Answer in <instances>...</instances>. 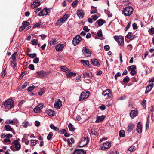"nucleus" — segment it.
<instances>
[{"label": "nucleus", "mask_w": 154, "mask_h": 154, "mask_svg": "<svg viewBox=\"0 0 154 154\" xmlns=\"http://www.w3.org/2000/svg\"><path fill=\"white\" fill-rule=\"evenodd\" d=\"M14 106V101L12 99H8L2 105V108L11 109Z\"/></svg>", "instance_id": "nucleus-1"}, {"label": "nucleus", "mask_w": 154, "mask_h": 154, "mask_svg": "<svg viewBox=\"0 0 154 154\" xmlns=\"http://www.w3.org/2000/svg\"><path fill=\"white\" fill-rule=\"evenodd\" d=\"M122 11L123 14L125 16H129L131 15L133 11V8L131 6H128L123 8Z\"/></svg>", "instance_id": "nucleus-2"}, {"label": "nucleus", "mask_w": 154, "mask_h": 154, "mask_svg": "<svg viewBox=\"0 0 154 154\" xmlns=\"http://www.w3.org/2000/svg\"><path fill=\"white\" fill-rule=\"evenodd\" d=\"M89 142V140L87 136H85L82 137L78 144V146L80 147H82L85 146Z\"/></svg>", "instance_id": "nucleus-3"}, {"label": "nucleus", "mask_w": 154, "mask_h": 154, "mask_svg": "<svg viewBox=\"0 0 154 154\" xmlns=\"http://www.w3.org/2000/svg\"><path fill=\"white\" fill-rule=\"evenodd\" d=\"M90 93L88 91H83L81 94L80 97L79 99V101L88 98L89 96Z\"/></svg>", "instance_id": "nucleus-4"}, {"label": "nucleus", "mask_w": 154, "mask_h": 154, "mask_svg": "<svg viewBox=\"0 0 154 154\" xmlns=\"http://www.w3.org/2000/svg\"><path fill=\"white\" fill-rule=\"evenodd\" d=\"M68 18V15L67 14L64 15L62 17L60 18L58 20L57 22L56 23V25L58 26L61 25Z\"/></svg>", "instance_id": "nucleus-5"}, {"label": "nucleus", "mask_w": 154, "mask_h": 154, "mask_svg": "<svg viewBox=\"0 0 154 154\" xmlns=\"http://www.w3.org/2000/svg\"><path fill=\"white\" fill-rule=\"evenodd\" d=\"M102 95H103L106 98H111L112 94L111 92V90L109 89H107L104 91L102 93Z\"/></svg>", "instance_id": "nucleus-6"}, {"label": "nucleus", "mask_w": 154, "mask_h": 154, "mask_svg": "<svg viewBox=\"0 0 154 154\" xmlns=\"http://www.w3.org/2000/svg\"><path fill=\"white\" fill-rule=\"evenodd\" d=\"M114 39L119 43L121 46L124 45V38L122 36H115L114 37Z\"/></svg>", "instance_id": "nucleus-7"}, {"label": "nucleus", "mask_w": 154, "mask_h": 154, "mask_svg": "<svg viewBox=\"0 0 154 154\" xmlns=\"http://www.w3.org/2000/svg\"><path fill=\"white\" fill-rule=\"evenodd\" d=\"M82 51L84 55L86 57H89L91 54V51L85 47H84L83 48Z\"/></svg>", "instance_id": "nucleus-8"}, {"label": "nucleus", "mask_w": 154, "mask_h": 154, "mask_svg": "<svg viewBox=\"0 0 154 154\" xmlns=\"http://www.w3.org/2000/svg\"><path fill=\"white\" fill-rule=\"evenodd\" d=\"M82 38L79 35H77L73 39L72 42V44L74 46L76 45L81 41Z\"/></svg>", "instance_id": "nucleus-9"}, {"label": "nucleus", "mask_w": 154, "mask_h": 154, "mask_svg": "<svg viewBox=\"0 0 154 154\" xmlns=\"http://www.w3.org/2000/svg\"><path fill=\"white\" fill-rule=\"evenodd\" d=\"M50 12V9L45 8L42 10L39 13L38 15L39 16H43L45 15H47L48 13Z\"/></svg>", "instance_id": "nucleus-10"}, {"label": "nucleus", "mask_w": 154, "mask_h": 154, "mask_svg": "<svg viewBox=\"0 0 154 154\" xmlns=\"http://www.w3.org/2000/svg\"><path fill=\"white\" fill-rule=\"evenodd\" d=\"M48 75L45 71L42 70L37 72L36 77L38 78H43Z\"/></svg>", "instance_id": "nucleus-11"}, {"label": "nucleus", "mask_w": 154, "mask_h": 154, "mask_svg": "<svg viewBox=\"0 0 154 154\" xmlns=\"http://www.w3.org/2000/svg\"><path fill=\"white\" fill-rule=\"evenodd\" d=\"M111 146V144L109 142L103 143L101 147V149L102 150H105L106 149H109Z\"/></svg>", "instance_id": "nucleus-12"}, {"label": "nucleus", "mask_w": 154, "mask_h": 154, "mask_svg": "<svg viewBox=\"0 0 154 154\" xmlns=\"http://www.w3.org/2000/svg\"><path fill=\"white\" fill-rule=\"evenodd\" d=\"M43 105L42 104H39L36 106L33 109L34 112L35 113L39 112L42 109Z\"/></svg>", "instance_id": "nucleus-13"}, {"label": "nucleus", "mask_w": 154, "mask_h": 154, "mask_svg": "<svg viewBox=\"0 0 154 154\" xmlns=\"http://www.w3.org/2000/svg\"><path fill=\"white\" fill-rule=\"evenodd\" d=\"M62 106V102L59 99L55 101L54 107L55 108L59 109Z\"/></svg>", "instance_id": "nucleus-14"}, {"label": "nucleus", "mask_w": 154, "mask_h": 154, "mask_svg": "<svg viewBox=\"0 0 154 154\" xmlns=\"http://www.w3.org/2000/svg\"><path fill=\"white\" fill-rule=\"evenodd\" d=\"M13 144L15 145V147L17 150H19L21 148V145L17 140H15L13 142Z\"/></svg>", "instance_id": "nucleus-15"}, {"label": "nucleus", "mask_w": 154, "mask_h": 154, "mask_svg": "<svg viewBox=\"0 0 154 154\" xmlns=\"http://www.w3.org/2000/svg\"><path fill=\"white\" fill-rule=\"evenodd\" d=\"M64 45L63 44H59L55 47L56 51H59L62 50L64 48Z\"/></svg>", "instance_id": "nucleus-16"}, {"label": "nucleus", "mask_w": 154, "mask_h": 154, "mask_svg": "<svg viewBox=\"0 0 154 154\" xmlns=\"http://www.w3.org/2000/svg\"><path fill=\"white\" fill-rule=\"evenodd\" d=\"M135 126V125L134 124L130 123L129 124L127 127V131L128 133L131 132L133 130V128Z\"/></svg>", "instance_id": "nucleus-17"}, {"label": "nucleus", "mask_w": 154, "mask_h": 154, "mask_svg": "<svg viewBox=\"0 0 154 154\" xmlns=\"http://www.w3.org/2000/svg\"><path fill=\"white\" fill-rule=\"evenodd\" d=\"M142 127L141 123L138 122L137 123V131L139 134L142 133Z\"/></svg>", "instance_id": "nucleus-18"}, {"label": "nucleus", "mask_w": 154, "mask_h": 154, "mask_svg": "<svg viewBox=\"0 0 154 154\" xmlns=\"http://www.w3.org/2000/svg\"><path fill=\"white\" fill-rule=\"evenodd\" d=\"M40 2L38 0H36L33 2V4H31V6L32 8H34L40 5Z\"/></svg>", "instance_id": "nucleus-19"}, {"label": "nucleus", "mask_w": 154, "mask_h": 154, "mask_svg": "<svg viewBox=\"0 0 154 154\" xmlns=\"http://www.w3.org/2000/svg\"><path fill=\"white\" fill-rule=\"evenodd\" d=\"M106 117V116L102 115L97 116V123L100 122L102 121Z\"/></svg>", "instance_id": "nucleus-20"}, {"label": "nucleus", "mask_w": 154, "mask_h": 154, "mask_svg": "<svg viewBox=\"0 0 154 154\" xmlns=\"http://www.w3.org/2000/svg\"><path fill=\"white\" fill-rule=\"evenodd\" d=\"M97 22L99 26H101L106 23L105 20L103 19H100L97 20Z\"/></svg>", "instance_id": "nucleus-21"}, {"label": "nucleus", "mask_w": 154, "mask_h": 154, "mask_svg": "<svg viewBox=\"0 0 154 154\" xmlns=\"http://www.w3.org/2000/svg\"><path fill=\"white\" fill-rule=\"evenodd\" d=\"M137 112L136 110H132L130 113V116L132 118L135 117L137 115Z\"/></svg>", "instance_id": "nucleus-22"}, {"label": "nucleus", "mask_w": 154, "mask_h": 154, "mask_svg": "<svg viewBox=\"0 0 154 154\" xmlns=\"http://www.w3.org/2000/svg\"><path fill=\"white\" fill-rule=\"evenodd\" d=\"M85 153L82 149H78L75 151L73 154H85Z\"/></svg>", "instance_id": "nucleus-23"}, {"label": "nucleus", "mask_w": 154, "mask_h": 154, "mask_svg": "<svg viewBox=\"0 0 154 154\" xmlns=\"http://www.w3.org/2000/svg\"><path fill=\"white\" fill-rule=\"evenodd\" d=\"M83 75L84 77H86L87 78H90L92 77V75L91 74V72H84Z\"/></svg>", "instance_id": "nucleus-24"}, {"label": "nucleus", "mask_w": 154, "mask_h": 154, "mask_svg": "<svg viewBox=\"0 0 154 154\" xmlns=\"http://www.w3.org/2000/svg\"><path fill=\"white\" fill-rule=\"evenodd\" d=\"M92 17L93 18V19L91 18H89L88 19V20L89 23H91L92 22L93 20L94 21H95L96 20V15H93L92 16Z\"/></svg>", "instance_id": "nucleus-25"}, {"label": "nucleus", "mask_w": 154, "mask_h": 154, "mask_svg": "<svg viewBox=\"0 0 154 154\" xmlns=\"http://www.w3.org/2000/svg\"><path fill=\"white\" fill-rule=\"evenodd\" d=\"M47 113L50 116H53L54 114V111L51 109H48Z\"/></svg>", "instance_id": "nucleus-26"}, {"label": "nucleus", "mask_w": 154, "mask_h": 154, "mask_svg": "<svg viewBox=\"0 0 154 154\" xmlns=\"http://www.w3.org/2000/svg\"><path fill=\"white\" fill-rule=\"evenodd\" d=\"M96 127H94L91 129L90 133L92 135H96Z\"/></svg>", "instance_id": "nucleus-27"}, {"label": "nucleus", "mask_w": 154, "mask_h": 154, "mask_svg": "<svg viewBox=\"0 0 154 154\" xmlns=\"http://www.w3.org/2000/svg\"><path fill=\"white\" fill-rule=\"evenodd\" d=\"M152 87L153 86L151 84H150L149 85L147 86L145 91V93L147 94L149 92Z\"/></svg>", "instance_id": "nucleus-28"}, {"label": "nucleus", "mask_w": 154, "mask_h": 154, "mask_svg": "<svg viewBox=\"0 0 154 154\" xmlns=\"http://www.w3.org/2000/svg\"><path fill=\"white\" fill-rule=\"evenodd\" d=\"M77 15L80 18H82L83 17L84 14L81 11H78L77 12Z\"/></svg>", "instance_id": "nucleus-29"}, {"label": "nucleus", "mask_w": 154, "mask_h": 154, "mask_svg": "<svg viewBox=\"0 0 154 154\" xmlns=\"http://www.w3.org/2000/svg\"><path fill=\"white\" fill-rule=\"evenodd\" d=\"M4 128L5 129L8 131H12V128L9 125H5V126Z\"/></svg>", "instance_id": "nucleus-30"}, {"label": "nucleus", "mask_w": 154, "mask_h": 154, "mask_svg": "<svg viewBox=\"0 0 154 154\" xmlns=\"http://www.w3.org/2000/svg\"><path fill=\"white\" fill-rule=\"evenodd\" d=\"M76 74L75 73L71 72L66 74V76L67 77H70L72 76H75Z\"/></svg>", "instance_id": "nucleus-31"}, {"label": "nucleus", "mask_w": 154, "mask_h": 154, "mask_svg": "<svg viewBox=\"0 0 154 154\" xmlns=\"http://www.w3.org/2000/svg\"><path fill=\"white\" fill-rule=\"evenodd\" d=\"M60 68L62 71L66 72H69V70L68 68L64 66H62L60 67Z\"/></svg>", "instance_id": "nucleus-32"}, {"label": "nucleus", "mask_w": 154, "mask_h": 154, "mask_svg": "<svg viewBox=\"0 0 154 154\" xmlns=\"http://www.w3.org/2000/svg\"><path fill=\"white\" fill-rule=\"evenodd\" d=\"M68 128L69 130L70 131H73L75 129V128L74 127L73 125L71 123H69L68 125Z\"/></svg>", "instance_id": "nucleus-33"}, {"label": "nucleus", "mask_w": 154, "mask_h": 154, "mask_svg": "<svg viewBox=\"0 0 154 154\" xmlns=\"http://www.w3.org/2000/svg\"><path fill=\"white\" fill-rule=\"evenodd\" d=\"M127 37L130 40H132L134 38L133 36L132 35V33L130 32L127 35Z\"/></svg>", "instance_id": "nucleus-34"}, {"label": "nucleus", "mask_w": 154, "mask_h": 154, "mask_svg": "<svg viewBox=\"0 0 154 154\" xmlns=\"http://www.w3.org/2000/svg\"><path fill=\"white\" fill-rule=\"evenodd\" d=\"M119 135L120 137H123L125 136V133L124 130H121L119 132Z\"/></svg>", "instance_id": "nucleus-35"}, {"label": "nucleus", "mask_w": 154, "mask_h": 154, "mask_svg": "<svg viewBox=\"0 0 154 154\" xmlns=\"http://www.w3.org/2000/svg\"><path fill=\"white\" fill-rule=\"evenodd\" d=\"M81 62L82 63L84 66H88L89 64V61L88 60H81Z\"/></svg>", "instance_id": "nucleus-36"}, {"label": "nucleus", "mask_w": 154, "mask_h": 154, "mask_svg": "<svg viewBox=\"0 0 154 154\" xmlns=\"http://www.w3.org/2000/svg\"><path fill=\"white\" fill-rule=\"evenodd\" d=\"M50 127L51 129H53L55 131H58L59 130L58 128L57 127L55 126L53 124L51 125H50Z\"/></svg>", "instance_id": "nucleus-37"}, {"label": "nucleus", "mask_w": 154, "mask_h": 154, "mask_svg": "<svg viewBox=\"0 0 154 154\" xmlns=\"http://www.w3.org/2000/svg\"><path fill=\"white\" fill-rule=\"evenodd\" d=\"M128 68L129 70H130L131 71L132 70H135V69H136V66L134 65L131 66H130L128 67Z\"/></svg>", "instance_id": "nucleus-38"}, {"label": "nucleus", "mask_w": 154, "mask_h": 154, "mask_svg": "<svg viewBox=\"0 0 154 154\" xmlns=\"http://www.w3.org/2000/svg\"><path fill=\"white\" fill-rule=\"evenodd\" d=\"M30 141H31V146H33L35 145L36 143V142L37 141V140H31Z\"/></svg>", "instance_id": "nucleus-39"}, {"label": "nucleus", "mask_w": 154, "mask_h": 154, "mask_svg": "<svg viewBox=\"0 0 154 154\" xmlns=\"http://www.w3.org/2000/svg\"><path fill=\"white\" fill-rule=\"evenodd\" d=\"M45 88H43L41 89V91L39 92L38 94L39 95H42L45 92Z\"/></svg>", "instance_id": "nucleus-40"}, {"label": "nucleus", "mask_w": 154, "mask_h": 154, "mask_svg": "<svg viewBox=\"0 0 154 154\" xmlns=\"http://www.w3.org/2000/svg\"><path fill=\"white\" fill-rule=\"evenodd\" d=\"M135 149V147L134 146H131L128 149V151H130L132 152L134 151Z\"/></svg>", "instance_id": "nucleus-41"}, {"label": "nucleus", "mask_w": 154, "mask_h": 154, "mask_svg": "<svg viewBox=\"0 0 154 154\" xmlns=\"http://www.w3.org/2000/svg\"><path fill=\"white\" fill-rule=\"evenodd\" d=\"M97 35L99 37H102L103 34L102 32L101 29H100L97 33Z\"/></svg>", "instance_id": "nucleus-42"}, {"label": "nucleus", "mask_w": 154, "mask_h": 154, "mask_svg": "<svg viewBox=\"0 0 154 154\" xmlns=\"http://www.w3.org/2000/svg\"><path fill=\"white\" fill-rule=\"evenodd\" d=\"M57 42L56 39H54L53 40H51L50 42V45H53L56 43Z\"/></svg>", "instance_id": "nucleus-43"}, {"label": "nucleus", "mask_w": 154, "mask_h": 154, "mask_svg": "<svg viewBox=\"0 0 154 154\" xmlns=\"http://www.w3.org/2000/svg\"><path fill=\"white\" fill-rule=\"evenodd\" d=\"M31 42L33 45H35L37 44L38 41L36 39H33L31 41Z\"/></svg>", "instance_id": "nucleus-44"}, {"label": "nucleus", "mask_w": 154, "mask_h": 154, "mask_svg": "<svg viewBox=\"0 0 154 154\" xmlns=\"http://www.w3.org/2000/svg\"><path fill=\"white\" fill-rule=\"evenodd\" d=\"M129 80V78L128 76H126L123 79V81L125 82H127Z\"/></svg>", "instance_id": "nucleus-45"}, {"label": "nucleus", "mask_w": 154, "mask_h": 154, "mask_svg": "<svg viewBox=\"0 0 154 154\" xmlns=\"http://www.w3.org/2000/svg\"><path fill=\"white\" fill-rule=\"evenodd\" d=\"M29 56L30 58H33L36 56V54L35 53L30 54H29Z\"/></svg>", "instance_id": "nucleus-46"}, {"label": "nucleus", "mask_w": 154, "mask_h": 154, "mask_svg": "<svg viewBox=\"0 0 154 154\" xmlns=\"http://www.w3.org/2000/svg\"><path fill=\"white\" fill-rule=\"evenodd\" d=\"M91 63L94 66H96V59H91Z\"/></svg>", "instance_id": "nucleus-47"}, {"label": "nucleus", "mask_w": 154, "mask_h": 154, "mask_svg": "<svg viewBox=\"0 0 154 154\" xmlns=\"http://www.w3.org/2000/svg\"><path fill=\"white\" fill-rule=\"evenodd\" d=\"M23 25L25 27L30 24L29 23V22L27 21H25L23 22L22 23Z\"/></svg>", "instance_id": "nucleus-48"}, {"label": "nucleus", "mask_w": 154, "mask_h": 154, "mask_svg": "<svg viewBox=\"0 0 154 154\" xmlns=\"http://www.w3.org/2000/svg\"><path fill=\"white\" fill-rule=\"evenodd\" d=\"M39 61V59L37 57L35 58L33 60V62L35 63H37Z\"/></svg>", "instance_id": "nucleus-49"}, {"label": "nucleus", "mask_w": 154, "mask_h": 154, "mask_svg": "<svg viewBox=\"0 0 154 154\" xmlns=\"http://www.w3.org/2000/svg\"><path fill=\"white\" fill-rule=\"evenodd\" d=\"M78 1L77 0H75L72 3V6L73 7H76V4L78 3Z\"/></svg>", "instance_id": "nucleus-50"}, {"label": "nucleus", "mask_w": 154, "mask_h": 154, "mask_svg": "<svg viewBox=\"0 0 154 154\" xmlns=\"http://www.w3.org/2000/svg\"><path fill=\"white\" fill-rule=\"evenodd\" d=\"M11 140L10 139L8 138H5L4 140L3 141V143L4 144H5V143L6 142H10Z\"/></svg>", "instance_id": "nucleus-51"}, {"label": "nucleus", "mask_w": 154, "mask_h": 154, "mask_svg": "<svg viewBox=\"0 0 154 154\" xmlns=\"http://www.w3.org/2000/svg\"><path fill=\"white\" fill-rule=\"evenodd\" d=\"M121 75V73L120 72H117L115 75L114 77L115 79L116 80L117 79V77L120 76Z\"/></svg>", "instance_id": "nucleus-52"}, {"label": "nucleus", "mask_w": 154, "mask_h": 154, "mask_svg": "<svg viewBox=\"0 0 154 154\" xmlns=\"http://www.w3.org/2000/svg\"><path fill=\"white\" fill-rule=\"evenodd\" d=\"M146 100H143L142 103V105L143 107L144 108H145L146 107Z\"/></svg>", "instance_id": "nucleus-53"}, {"label": "nucleus", "mask_w": 154, "mask_h": 154, "mask_svg": "<svg viewBox=\"0 0 154 154\" xmlns=\"http://www.w3.org/2000/svg\"><path fill=\"white\" fill-rule=\"evenodd\" d=\"M83 29L85 32H87L89 31L90 29H88V26H85L83 28Z\"/></svg>", "instance_id": "nucleus-54"}, {"label": "nucleus", "mask_w": 154, "mask_h": 154, "mask_svg": "<svg viewBox=\"0 0 154 154\" xmlns=\"http://www.w3.org/2000/svg\"><path fill=\"white\" fill-rule=\"evenodd\" d=\"M12 137V135L10 134H6V137L9 139Z\"/></svg>", "instance_id": "nucleus-55"}, {"label": "nucleus", "mask_w": 154, "mask_h": 154, "mask_svg": "<svg viewBox=\"0 0 154 154\" xmlns=\"http://www.w3.org/2000/svg\"><path fill=\"white\" fill-rule=\"evenodd\" d=\"M34 88V86H30L27 89L28 91H32L33 89Z\"/></svg>", "instance_id": "nucleus-56"}, {"label": "nucleus", "mask_w": 154, "mask_h": 154, "mask_svg": "<svg viewBox=\"0 0 154 154\" xmlns=\"http://www.w3.org/2000/svg\"><path fill=\"white\" fill-rule=\"evenodd\" d=\"M6 68H5V69L4 70H3L2 72V76L3 77H4L6 75Z\"/></svg>", "instance_id": "nucleus-57"}, {"label": "nucleus", "mask_w": 154, "mask_h": 154, "mask_svg": "<svg viewBox=\"0 0 154 154\" xmlns=\"http://www.w3.org/2000/svg\"><path fill=\"white\" fill-rule=\"evenodd\" d=\"M94 7L93 6H91V14H93V13H95L96 12V10H93V8Z\"/></svg>", "instance_id": "nucleus-58"}, {"label": "nucleus", "mask_w": 154, "mask_h": 154, "mask_svg": "<svg viewBox=\"0 0 154 154\" xmlns=\"http://www.w3.org/2000/svg\"><path fill=\"white\" fill-rule=\"evenodd\" d=\"M29 68L32 70H34V65L32 64H30L29 65Z\"/></svg>", "instance_id": "nucleus-59"}, {"label": "nucleus", "mask_w": 154, "mask_h": 154, "mask_svg": "<svg viewBox=\"0 0 154 154\" xmlns=\"http://www.w3.org/2000/svg\"><path fill=\"white\" fill-rule=\"evenodd\" d=\"M17 54V52H15L11 56V58L13 60H15L16 58V55Z\"/></svg>", "instance_id": "nucleus-60"}, {"label": "nucleus", "mask_w": 154, "mask_h": 154, "mask_svg": "<svg viewBox=\"0 0 154 154\" xmlns=\"http://www.w3.org/2000/svg\"><path fill=\"white\" fill-rule=\"evenodd\" d=\"M104 48L106 51H108L110 47L109 45H107L105 46Z\"/></svg>", "instance_id": "nucleus-61"}, {"label": "nucleus", "mask_w": 154, "mask_h": 154, "mask_svg": "<svg viewBox=\"0 0 154 154\" xmlns=\"http://www.w3.org/2000/svg\"><path fill=\"white\" fill-rule=\"evenodd\" d=\"M130 73L132 75H135L136 73V71L135 70H132L130 72Z\"/></svg>", "instance_id": "nucleus-62"}, {"label": "nucleus", "mask_w": 154, "mask_h": 154, "mask_svg": "<svg viewBox=\"0 0 154 154\" xmlns=\"http://www.w3.org/2000/svg\"><path fill=\"white\" fill-rule=\"evenodd\" d=\"M133 28L134 29H136L137 28V24H136L135 23L133 24Z\"/></svg>", "instance_id": "nucleus-63"}, {"label": "nucleus", "mask_w": 154, "mask_h": 154, "mask_svg": "<svg viewBox=\"0 0 154 154\" xmlns=\"http://www.w3.org/2000/svg\"><path fill=\"white\" fill-rule=\"evenodd\" d=\"M127 48L128 50H131L132 49V47L131 44H129L127 46Z\"/></svg>", "instance_id": "nucleus-64"}]
</instances>
